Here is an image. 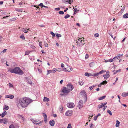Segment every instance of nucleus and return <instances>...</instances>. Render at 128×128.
<instances>
[{"mask_svg": "<svg viewBox=\"0 0 128 128\" xmlns=\"http://www.w3.org/2000/svg\"><path fill=\"white\" fill-rule=\"evenodd\" d=\"M8 71L12 73L18 74L20 75H22L24 74L23 71L18 67H16L13 69H12L11 68Z\"/></svg>", "mask_w": 128, "mask_h": 128, "instance_id": "obj_1", "label": "nucleus"}, {"mask_svg": "<svg viewBox=\"0 0 128 128\" xmlns=\"http://www.w3.org/2000/svg\"><path fill=\"white\" fill-rule=\"evenodd\" d=\"M19 102L22 108H26V104L25 103V101L23 98H20L19 100Z\"/></svg>", "mask_w": 128, "mask_h": 128, "instance_id": "obj_2", "label": "nucleus"}, {"mask_svg": "<svg viewBox=\"0 0 128 128\" xmlns=\"http://www.w3.org/2000/svg\"><path fill=\"white\" fill-rule=\"evenodd\" d=\"M82 38H80L78 40V41L76 40V42L78 44V45L80 47H82L84 44L85 43L84 42V41H83L82 40Z\"/></svg>", "mask_w": 128, "mask_h": 128, "instance_id": "obj_3", "label": "nucleus"}, {"mask_svg": "<svg viewBox=\"0 0 128 128\" xmlns=\"http://www.w3.org/2000/svg\"><path fill=\"white\" fill-rule=\"evenodd\" d=\"M26 106V107L31 102L32 100L26 97H24V98Z\"/></svg>", "mask_w": 128, "mask_h": 128, "instance_id": "obj_4", "label": "nucleus"}, {"mask_svg": "<svg viewBox=\"0 0 128 128\" xmlns=\"http://www.w3.org/2000/svg\"><path fill=\"white\" fill-rule=\"evenodd\" d=\"M31 120L34 124L36 125H38L39 126H41L42 125V122L39 120H36L34 119H31Z\"/></svg>", "mask_w": 128, "mask_h": 128, "instance_id": "obj_5", "label": "nucleus"}, {"mask_svg": "<svg viewBox=\"0 0 128 128\" xmlns=\"http://www.w3.org/2000/svg\"><path fill=\"white\" fill-rule=\"evenodd\" d=\"M62 92L64 93H66L67 94L70 92V90L67 89L66 87H64L62 90Z\"/></svg>", "mask_w": 128, "mask_h": 128, "instance_id": "obj_6", "label": "nucleus"}, {"mask_svg": "<svg viewBox=\"0 0 128 128\" xmlns=\"http://www.w3.org/2000/svg\"><path fill=\"white\" fill-rule=\"evenodd\" d=\"M67 105L68 107L70 108H73L75 106L74 104L71 102H68V103Z\"/></svg>", "mask_w": 128, "mask_h": 128, "instance_id": "obj_7", "label": "nucleus"}, {"mask_svg": "<svg viewBox=\"0 0 128 128\" xmlns=\"http://www.w3.org/2000/svg\"><path fill=\"white\" fill-rule=\"evenodd\" d=\"M78 106L80 109H81L83 107V103L82 100H80V101L78 104Z\"/></svg>", "mask_w": 128, "mask_h": 128, "instance_id": "obj_8", "label": "nucleus"}, {"mask_svg": "<svg viewBox=\"0 0 128 128\" xmlns=\"http://www.w3.org/2000/svg\"><path fill=\"white\" fill-rule=\"evenodd\" d=\"M103 76L104 78L105 79L109 78L110 77V72L108 71H107L106 72V74L104 75Z\"/></svg>", "mask_w": 128, "mask_h": 128, "instance_id": "obj_9", "label": "nucleus"}, {"mask_svg": "<svg viewBox=\"0 0 128 128\" xmlns=\"http://www.w3.org/2000/svg\"><path fill=\"white\" fill-rule=\"evenodd\" d=\"M67 88L69 90H70V91H72L74 88V86L72 84H68L67 85Z\"/></svg>", "mask_w": 128, "mask_h": 128, "instance_id": "obj_10", "label": "nucleus"}, {"mask_svg": "<svg viewBox=\"0 0 128 128\" xmlns=\"http://www.w3.org/2000/svg\"><path fill=\"white\" fill-rule=\"evenodd\" d=\"M73 112L72 110H69L66 114V116H70L72 114Z\"/></svg>", "mask_w": 128, "mask_h": 128, "instance_id": "obj_11", "label": "nucleus"}, {"mask_svg": "<svg viewBox=\"0 0 128 128\" xmlns=\"http://www.w3.org/2000/svg\"><path fill=\"white\" fill-rule=\"evenodd\" d=\"M5 98H10V99H12L14 98V96L13 95H10L6 96Z\"/></svg>", "mask_w": 128, "mask_h": 128, "instance_id": "obj_12", "label": "nucleus"}, {"mask_svg": "<svg viewBox=\"0 0 128 128\" xmlns=\"http://www.w3.org/2000/svg\"><path fill=\"white\" fill-rule=\"evenodd\" d=\"M103 72H104V71L102 70L99 73L94 74L93 75V76H98V75H99L100 74H102L103 73Z\"/></svg>", "mask_w": 128, "mask_h": 128, "instance_id": "obj_13", "label": "nucleus"}, {"mask_svg": "<svg viewBox=\"0 0 128 128\" xmlns=\"http://www.w3.org/2000/svg\"><path fill=\"white\" fill-rule=\"evenodd\" d=\"M81 93H82L83 94V95L86 98V101L87 100V96L86 94V92L85 91H82L81 92Z\"/></svg>", "mask_w": 128, "mask_h": 128, "instance_id": "obj_14", "label": "nucleus"}, {"mask_svg": "<svg viewBox=\"0 0 128 128\" xmlns=\"http://www.w3.org/2000/svg\"><path fill=\"white\" fill-rule=\"evenodd\" d=\"M50 124L52 126H54L55 124V122L54 120H50L49 122Z\"/></svg>", "mask_w": 128, "mask_h": 128, "instance_id": "obj_15", "label": "nucleus"}, {"mask_svg": "<svg viewBox=\"0 0 128 128\" xmlns=\"http://www.w3.org/2000/svg\"><path fill=\"white\" fill-rule=\"evenodd\" d=\"M43 101L44 102H48L50 101V99L48 98L44 97L43 99Z\"/></svg>", "mask_w": 128, "mask_h": 128, "instance_id": "obj_16", "label": "nucleus"}, {"mask_svg": "<svg viewBox=\"0 0 128 128\" xmlns=\"http://www.w3.org/2000/svg\"><path fill=\"white\" fill-rule=\"evenodd\" d=\"M7 114V112L6 111H4L2 114V118L4 117Z\"/></svg>", "mask_w": 128, "mask_h": 128, "instance_id": "obj_17", "label": "nucleus"}, {"mask_svg": "<svg viewBox=\"0 0 128 128\" xmlns=\"http://www.w3.org/2000/svg\"><path fill=\"white\" fill-rule=\"evenodd\" d=\"M122 96L124 97L128 96V92L127 93H124L122 94Z\"/></svg>", "mask_w": 128, "mask_h": 128, "instance_id": "obj_18", "label": "nucleus"}, {"mask_svg": "<svg viewBox=\"0 0 128 128\" xmlns=\"http://www.w3.org/2000/svg\"><path fill=\"white\" fill-rule=\"evenodd\" d=\"M22 31L24 32L27 33L28 32V29L26 28H23L22 30Z\"/></svg>", "mask_w": 128, "mask_h": 128, "instance_id": "obj_19", "label": "nucleus"}, {"mask_svg": "<svg viewBox=\"0 0 128 128\" xmlns=\"http://www.w3.org/2000/svg\"><path fill=\"white\" fill-rule=\"evenodd\" d=\"M106 96H104L100 98H98V100H103L104 99L106 98Z\"/></svg>", "mask_w": 128, "mask_h": 128, "instance_id": "obj_20", "label": "nucleus"}, {"mask_svg": "<svg viewBox=\"0 0 128 128\" xmlns=\"http://www.w3.org/2000/svg\"><path fill=\"white\" fill-rule=\"evenodd\" d=\"M104 106V105H103L102 103L100 104L98 106V108L100 109L102 108Z\"/></svg>", "mask_w": 128, "mask_h": 128, "instance_id": "obj_21", "label": "nucleus"}, {"mask_svg": "<svg viewBox=\"0 0 128 128\" xmlns=\"http://www.w3.org/2000/svg\"><path fill=\"white\" fill-rule=\"evenodd\" d=\"M27 82L31 85H32V81L29 78H28L27 79Z\"/></svg>", "mask_w": 128, "mask_h": 128, "instance_id": "obj_22", "label": "nucleus"}, {"mask_svg": "<svg viewBox=\"0 0 128 128\" xmlns=\"http://www.w3.org/2000/svg\"><path fill=\"white\" fill-rule=\"evenodd\" d=\"M116 127H118L120 126L119 124H120V122L118 120H116Z\"/></svg>", "mask_w": 128, "mask_h": 128, "instance_id": "obj_23", "label": "nucleus"}, {"mask_svg": "<svg viewBox=\"0 0 128 128\" xmlns=\"http://www.w3.org/2000/svg\"><path fill=\"white\" fill-rule=\"evenodd\" d=\"M124 18H128V14L126 13L123 16Z\"/></svg>", "mask_w": 128, "mask_h": 128, "instance_id": "obj_24", "label": "nucleus"}, {"mask_svg": "<svg viewBox=\"0 0 128 128\" xmlns=\"http://www.w3.org/2000/svg\"><path fill=\"white\" fill-rule=\"evenodd\" d=\"M59 110L60 111L62 112L63 111V107L62 106H60L59 108Z\"/></svg>", "mask_w": 128, "mask_h": 128, "instance_id": "obj_25", "label": "nucleus"}, {"mask_svg": "<svg viewBox=\"0 0 128 128\" xmlns=\"http://www.w3.org/2000/svg\"><path fill=\"white\" fill-rule=\"evenodd\" d=\"M8 122V120L6 118H4V121L3 123L4 124H6Z\"/></svg>", "mask_w": 128, "mask_h": 128, "instance_id": "obj_26", "label": "nucleus"}, {"mask_svg": "<svg viewBox=\"0 0 128 128\" xmlns=\"http://www.w3.org/2000/svg\"><path fill=\"white\" fill-rule=\"evenodd\" d=\"M91 74L88 72H86L85 73V75L86 76L89 77L91 76Z\"/></svg>", "mask_w": 128, "mask_h": 128, "instance_id": "obj_27", "label": "nucleus"}, {"mask_svg": "<svg viewBox=\"0 0 128 128\" xmlns=\"http://www.w3.org/2000/svg\"><path fill=\"white\" fill-rule=\"evenodd\" d=\"M68 72H70V71H72L73 70L72 68L71 67H69V68H68Z\"/></svg>", "mask_w": 128, "mask_h": 128, "instance_id": "obj_28", "label": "nucleus"}, {"mask_svg": "<svg viewBox=\"0 0 128 128\" xmlns=\"http://www.w3.org/2000/svg\"><path fill=\"white\" fill-rule=\"evenodd\" d=\"M9 107L8 106H5L4 108V110L5 109V110H7L9 109Z\"/></svg>", "mask_w": 128, "mask_h": 128, "instance_id": "obj_29", "label": "nucleus"}, {"mask_svg": "<svg viewBox=\"0 0 128 128\" xmlns=\"http://www.w3.org/2000/svg\"><path fill=\"white\" fill-rule=\"evenodd\" d=\"M16 10L19 12H22V10L19 8H16Z\"/></svg>", "mask_w": 128, "mask_h": 128, "instance_id": "obj_30", "label": "nucleus"}, {"mask_svg": "<svg viewBox=\"0 0 128 128\" xmlns=\"http://www.w3.org/2000/svg\"><path fill=\"white\" fill-rule=\"evenodd\" d=\"M107 82L106 80L104 81L101 83L102 84V85H104L105 84H107Z\"/></svg>", "mask_w": 128, "mask_h": 128, "instance_id": "obj_31", "label": "nucleus"}, {"mask_svg": "<svg viewBox=\"0 0 128 128\" xmlns=\"http://www.w3.org/2000/svg\"><path fill=\"white\" fill-rule=\"evenodd\" d=\"M70 16L68 14L64 16V18L65 19H67L68 18H69Z\"/></svg>", "mask_w": 128, "mask_h": 128, "instance_id": "obj_32", "label": "nucleus"}, {"mask_svg": "<svg viewBox=\"0 0 128 128\" xmlns=\"http://www.w3.org/2000/svg\"><path fill=\"white\" fill-rule=\"evenodd\" d=\"M56 68V70L57 71L60 72H61L62 70V69L59 68Z\"/></svg>", "mask_w": 128, "mask_h": 128, "instance_id": "obj_33", "label": "nucleus"}, {"mask_svg": "<svg viewBox=\"0 0 128 128\" xmlns=\"http://www.w3.org/2000/svg\"><path fill=\"white\" fill-rule=\"evenodd\" d=\"M107 112L110 115L112 116V113L110 110H108L107 111Z\"/></svg>", "mask_w": 128, "mask_h": 128, "instance_id": "obj_34", "label": "nucleus"}, {"mask_svg": "<svg viewBox=\"0 0 128 128\" xmlns=\"http://www.w3.org/2000/svg\"><path fill=\"white\" fill-rule=\"evenodd\" d=\"M43 117H44V118H47V115L44 113H43Z\"/></svg>", "mask_w": 128, "mask_h": 128, "instance_id": "obj_35", "label": "nucleus"}, {"mask_svg": "<svg viewBox=\"0 0 128 128\" xmlns=\"http://www.w3.org/2000/svg\"><path fill=\"white\" fill-rule=\"evenodd\" d=\"M79 84L80 86H82L84 84V82H79Z\"/></svg>", "mask_w": 128, "mask_h": 128, "instance_id": "obj_36", "label": "nucleus"}, {"mask_svg": "<svg viewBox=\"0 0 128 128\" xmlns=\"http://www.w3.org/2000/svg\"><path fill=\"white\" fill-rule=\"evenodd\" d=\"M56 69V68L53 69L52 70V72L53 73H55L57 72Z\"/></svg>", "mask_w": 128, "mask_h": 128, "instance_id": "obj_37", "label": "nucleus"}, {"mask_svg": "<svg viewBox=\"0 0 128 128\" xmlns=\"http://www.w3.org/2000/svg\"><path fill=\"white\" fill-rule=\"evenodd\" d=\"M99 34H96L94 35V36L95 38H97L99 36Z\"/></svg>", "mask_w": 128, "mask_h": 128, "instance_id": "obj_38", "label": "nucleus"}, {"mask_svg": "<svg viewBox=\"0 0 128 128\" xmlns=\"http://www.w3.org/2000/svg\"><path fill=\"white\" fill-rule=\"evenodd\" d=\"M52 70H49L48 71V73L47 74V75H48L52 73Z\"/></svg>", "mask_w": 128, "mask_h": 128, "instance_id": "obj_39", "label": "nucleus"}, {"mask_svg": "<svg viewBox=\"0 0 128 128\" xmlns=\"http://www.w3.org/2000/svg\"><path fill=\"white\" fill-rule=\"evenodd\" d=\"M94 63L93 62L90 63V67H92L94 66Z\"/></svg>", "mask_w": 128, "mask_h": 128, "instance_id": "obj_40", "label": "nucleus"}, {"mask_svg": "<svg viewBox=\"0 0 128 128\" xmlns=\"http://www.w3.org/2000/svg\"><path fill=\"white\" fill-rule=\"evenodd\" d=\"M9 128H15V127L12 124L10 126Z\"/></svg>", "mask_w": 128, "mask_h": 128, "instance_id": "obj_41", "label": "nucleus"}, {"mask_svg": "<svg viewBox=\"0 0 128 128\" xmlns=\"http://www.w3.org/2000/svg\"><path fill=\"white\" fill-rule=\"evenodd\" d=\"M59 13L60 14H63L64 13V12L62 11H60L59 12Z\"/></svg>", "mask_w": 128, "mask_h": 128, "instance_id": "obj_42", "label": "nucleus"}, {"mask_svg": "<svg viewBox=\"0 0 128 128\" xmlns=\"http://www.w3.org/2000/svg\"><path fill=\"white\" fill-rule=\"evenodd\" d=\"M56 36L57 37H58V38L61 37H62V35L60 34H56Z\"/></svg>", "mask_w": 128, "mask_h": 128, "instance_id": "obj_43", "label": "nucleus"}, {"mask_svg": "<svg viewBox=\"0 0 128 128\" xmlns=\"http://www.w3.org/2000/svg\"><path fill=\"white\" fill-rule=\"evenodd\" d=\"M50 34L52 35L53 36V37H55L56 36V35L53 32H51L50 33Z\"/></svg>", "mask_w": 128, "mask_h": 128, "instance_id": "obj_44", "label": "nucleus"}, {"mask_svg": "<svg viewBox=\"0 0 128 128\" xmlns=\"http://www.w3.org/2000/svg\"><path fill=\"white\" fill-rule=\"evenodd\" d=\"M66 2H67L68 3L71 4L72 2L71 0H66Z\"/></svg>", "mask_w": 128, "mask_h": 128, "instance_id": "obj_45", "label": "nucleus"}, {"mask_svg": "<svg viewBox=\"0 0 128 128\" xmlns=\"http://www.w3.org/2000/svg\"><path fill=\"white\" fill-rule=\"evenodd\" d=\"M67 128H72V125L71 124H68Z\"/></svg>", "mask_w": 128, "mask_h": 128, "instance_id": "obj_46", "label": "nucleus"}, {"mask_svg": "<svg viewBox=\"0 0 128 128\" xmlns=\"http://www.w3.org/2000/svg\"><path fill=\"white\" fill-rule=\"evenodd\" d=\"M44 45L46 47H48V44L46 42H44Z\"/></svg>", "mask_w": 128, "mask_h": 128, "instance_id": "obj_47", "label": "nucleus"}, {"mask_svg": "<svg viewBox=\"0 0 128 128\" xmlns=\"http://www.w3.org/2000/svg\"><path fill=\"white\" fill-rule=\"evenodd\" d=\"M120 71H121V70H120V69L119 70L116 71V72L114 73V74H116L117 73H118V72H120Z\"/></svg>", "mask_w": 128, "mask_h": 128, "instance_id": "obj_48", "label": "nucleus"}, {"mask_svg": "<svg viewBox=\"0 0 128 128\" xmlns=\"http://www.w3.org/2000/svg\"><path fill=\"white\" fill-rule=\"evenodd\" d=\"M30 53V52L29 51H27L26 52V54H25V55H28Z\"/></svg>", "mask_w": 128, "mask_h": 128, "instance_id": "obj_49", "label": "nucleus"}, {"mask_svg": "<svg viewBox=\"0 0 128 128\" xmlns=\"http://www.w3.org/2000/svg\"><path fill=\"white\" fill-rule=\"evenodd\" d=\"M20 38H21L23 39L24 40L25 39V38H24V36L23 35H22L20 36Z\"/></svg>", "mask_w": 128, "mask_h": 128, "instance_id": "obj_50", "label": "nucleus"}, {"mask_svg": "<svg viewBox=\"0 0 128 128\" xmlns=\"http://www.w3.org/2000/svg\"><path fill=\"white\" fill-rule=\"evenodd\" d=\"M7 50L6 49H4V50L2 52H1V53H5V52L6 51H7Z\"/></svg>", "mask_w": 128, "mask_h": 128, "instance_id": "obj_51", "label": "nucleus"}, {"mask_svg": "<svg viewBox=\"0 0 128 128\" xmlns=\"http://www.w3.org/2000/svg\"><path fill=\"white\" fill-rule=\"evenodd\" d=\"M88 57H89V56H88V54H86V56L85 59H87L88 58Z\"/></svg>", "mask_w": 128, "mask_h": 128, "instance_id": "obj_52", "label": "nucleus"}, {"mask_svg": "<svg viewBox=\"0 0 128 128\" xmlns=\"http://www.w3.org/2000/svg\"><path fill=\"white\" fill-rule=\"evenodd\" d=\"M55 10L56 11H59L60 10V8H56Z\"/></svg>", "mask_w": 128, "mask_h": 128, "instance_id": "obj_53", "label": "nucleus"}, {"mask_svg": "<svg viewBox=\"0 0 128 128\" xmlns=\"http://www.w3.org/2000/svg\"><path fill=\"white\" fill-rule=\"evenodd\" d=\"M118 58V57H115L114 58H113V59L112 60H113V61L116 60L117 58Z\"/></svg>", "mask_w": 128, "mask_h": 128, "instance_id": "obj_54", "label": "nucleus"}, {"mask_svg": "<svg viewBox=\"0 0 128 128\" xmlns=\"http://www.w3.org/2000/svg\"><path fill=\"white\" fill-rule=\"evenodd\" d=\"M39 46L41 48H42V42H40L39 43Z\"/></svg>", "mask_w": 128, "mask_h": 128, "instance_id": "obj_55", "label": "nucleus"}, {"mask_svg": "<svg viewBox=\"0 0 128 128\" xmlns=\"http://www.w3.org/2000/svg\"><path fill=\"white\" fill-rule=\"evenodd\" d=\"M64 70L65 71L68 72V68H63Z\"/></svg>", "mask_w": 128, "mask_h": 128, "instance_id": "obj_56", "label": "nucleus"}, {"mask_svg": "<svg viewBox=\"0 0 128 128\" xmlns=\"http://www.w3.org/2000/svg\"><path fill=\"white\" fill-rule=\"evenodd\" d=\"M44 5H43V4L42 3H40L39 5V6H40L42 7V8H43V6H44Z\"/></svg>", "mask_w": 128, "mask_h": 128, "instance_id": "obj_57", "label": "nucleus"}, {"mask_svg": "<svg viewBox=\"0 0 128 128\" xmlns=\"http://www.w3.org/2000/svg\"><path fill=\"white\" fill-rule=\"evenodd\" d=\"M98 118V117L97 116L94 117V120L95 121H96V120H97Z\"/></svg>", "mask_w": 128, "mask_h": 128, "instance_id": "obj_58", "label": "nucleus"}, {"mask_svg": "<svg viewBox=\"0 0 128 128\" xmlns=\"http://www.w3.org/2000/svg\"><path fill=\"white\" fill-rule=\"evenodd\" d=\"M4 121V120L2 119H0V123H3V122Z\"/></svg>", "mask_w": 128, "mask_h": 128, "instance_id": "obj_59", "label": "nucleus"}, {"mask_svg": "<svg viewBox=\"0 0 128 128\" xmlns=\"http://www.w3.org/2000/svg\"><path fill=\"white\" fill-rule=\"evenodd\" d=\"M9 84L10 85L9 86H10V87H13V85L11 83H9Z\"/></svg>", "mask_w": 128, "mask_h": 128, "instance_id": "obj_60", "label": "nucleus"}, {"mask_svg": "<svg viewBox=\"0 0 128 128\" xmlns=\"http://www.w3.org/2000/svg\"><path fill=\"white\" fill-rule=\"evenodd\" d=\"M61 66L63 68L64 67V65L63 64H61Z\"/></svg>", "mask_w": 128, "mask_h": 128, "instance_id": "obj_61", "label": "nucleus"}, {"mask_svg": "<svg viewBox=\"0 0 128 128\" xmlns=\"http://www.w3.org/2000/svg\"><path fill=\"white\" fill-rule=\"evenodd\" d=\"M9 16H5L4 17H3V18L2 19L3 20H4L6 18H7Z\"/></svg>", "mask_w": 128, "mask_h": 128, "instance_id": "obj_62", "label": "nucleus"}, {"mask_svg": "<svg viewBox=\"0 0 128 128\" xmlns=\"http://www.w3.org/2000/svg\"><path fill=\"white\" fill-rule=\"evenodd\" d=\"M124 8H122V9L121 10V12H122L124 11Z\"/></svg>", "mask_w": 128, "mask_h": 128, "instance_id": "obj_63", "label": "nucleus"}, {"mask_svg": "<svg viewBox=\"0 0 128 128\" xmlns=\"http://www.w3.org/2000/svg\"><path fill=\"white\" fill-rule=\"evenodd\" d=\"M109 62H112L113 61L112 60V59H110L109 60H108Z\"/></svg>", "mask_w": 128, "mask_h": 128, "instance_id": "obj_64", "label": "nucleus"}]
</instances>
